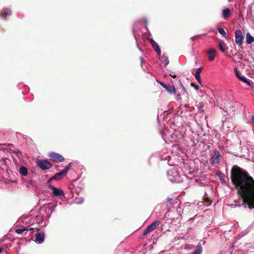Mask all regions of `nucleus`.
<instances>
[{
	"mask_svg": "<svg viewBox=\"0 0 254 254\" xmlns=\"http://www.w3.org/2000/svg\"><path fill=\"white\" fill-rule=\"evenodd\" d=\"M231 179L243 201L242 204L254 209V180L245 170L234 166L231 171Z\"/></svg>",
	"mask_w": 254,
	"mask_h": 254,
	"instance_id": "obj_1",
	"label": "nucleus"
},
{
	"mask_svg": "<svg viewBox=\"0 0 254 254\" xmlns=\"http://www.w3.org/2000/svg\"><path fill=\"white\" fill-rule=\"evenodd\" d=\"M37 166L42 170H46L50 169L52 167V164L45 159L38 160L36 161Z\"/></svg>",
	"mask_w": 254,
	"mask_h": 254,
	"instance_id": "obj_2",
	"label": "nucleus"
},
{
	"mask_svg": "<svg viewBox=\"0 0 254 254\" xmlns=\"http://www.w3.org/2000/svg\"><path fill=\"white\" fill-rule=\"evenodd\" d=\"M160 224V222L159 221H156L153 222L151 225L147 226L146 229L144 230L141 237H144L148 233L154 230L157 228V227Z\"/></svg>",
	"mask_w": 254,
	"mask_h": 254,
	"instance_id": "obj_3",
	"label": "nucleus"
},
{
	"mask_svg": "<svg viewBox=\"0 0 254 254\" xmlns=\"http://www.w3.org/2000/svg\"><path fill=\"white\" fill-rule=\"evenodd\" d=\"M48 156L51 160L57 163H60L64 161V158L63 156L55 152H50L49 153Z\"/></svg>",
	"mask_w": 254,
	"mask_h": 254,
	"instance_id": "obj_4",
	"label": "nucleus"
},
{
	"mask_svg": "<svg viewBox=\"0 0 254 254\" xmlns=\"http://www.w3.org/2000/svg\"><path fill=\"white\" fill-rule=\"evenodd\" d=\"M220 157L221 155L219 151L217 150H215L213 155L210 159V164L214 166L219 163L220 160Z\"/></svg>",
	"mask_w": 254,
	"mask_h": 254,
	"instance_id": "obj_5",
	"label": "nucleus"
},
{
	"mask_svg": "<svg viewBox=\"0 0 254 254\" xmlns=\"http://www.w3.org/2000/svg\"><path fill=\"white\" fill-rule=\"evenodd\" d=\"M235 41L239 46H241L244 40V36L242 31L240 30H236L235 32Z\"/></svg>",
	"mask_w": 254,
	"mask_h": 254,
	"instance_id": "obj_6",
	"label": "nucleus"
},
{
	"mask_svg": "<svg viewBox=\"0 0 254 254\" xmlns=\"http://www.w3.org/2000/svg\"><path fill=\"white\" fill-rule=\"evenodd\" d=\"M48 188L53 190V194L54 195L60 197L63 196L64 195V193L62 190L57 189L51 185H49L48 186Z\"/></svg>",
	"mask_w": 254,
	"mask_h": 254,
	"instance_id": "obj_7",
	"label": "nucleus"
},
{
	"mask_svg": "<svg viewBox=\"0 0 254 254\" xmlns=\"http://www.w3.org/2000/svg\"><path fill=\"white\" fill-rule=\"evenodd\" d=\"M66 175L63 170L62 171L56 173L53 177H52L48 181V183H49L52 180L60 181Z\"/></svg>",
	"mask_w": 254,
	"mask_h": 254,
	"instance_id": "obj_8",
	"label": "nucleus"
},
{
	"mask_svg": "<svg viewBox=\"0 0 254 254\" xmlns=\"http://www.w3.org/2000/svg\"><path fill=\"white\" fill-rule=\"evenodd\" d=\"M148 40L150 42L154 50L157 52L159 56H160L161 50L157 43L151 38H148Z\"/></svg>",
	"mask_w": 254,
	"mask_h": 254,
	"instance_id": "obj_9",
	"label": "nucleus"
},
{
	"mask_svg": "<svg viewBox=\"0 0 254 254\" xmlns=\"http://www.w3.org/2000/svg\"><path fill=\"white\" fill-rule=\"evenodd\" d=\"M235 73L236 76L241 81H243L244 82L247 83L248 85H251V81L247 78L246 77H245L244 75H241V73L240 71L237 69H235Z\"/></svg>",
	"mask_w": 254,
	"mask_h": 254,
	"instance_id": "obj_10",
	"label": "nucleus"
},
{
	"mask_svg": "<svg viewBox=\"0 0 254 254\" xmlns=\"http://www.w3.org/2000/svg\"><path fill=\"white\" fill-rule=\"evenodd\" d=\"M35 242L38 244H42L44 242L45 239V234L44 232H39L35 235Z\"/></svg>",
	"mask_w": 254,
	"mask_h": 254,
	"instance_id": "obj_11",
	"label": "nucleus"
},
{
	"mask_svg": "<svg viewBox=\"0 0 254 254\" xmlns=\"http://www.w3.org/2000/svg\"><path fill=\"white\" fill-rule=\"evenodd\" d=\"M206 54L209 55L208 57V59L209 61H213L215 59V57L216 56V50L214 48H211L208 50L206 52Z\"/></svg>",
	"mask_w": 254,
	"mask_h": 254,
	"instance_id": "obj_12",
	"label": "nucleus"
},
{
	"mask_svg": "<svg viewBox=\"0 0 254 254\" xmlns=\"http://www.w3.org/2000/svg\"><path fill=\"white\" fill-rule=\"evenodd\" d=\"M218 48L222 52H225L228 50V47H227L225 43L223 40H220L219 42Z\"/></svg>",
	"mask_w": 254,
	"mask_h": 254,
	"instance_id": "obj_13",
	"label": "nucleus"
},
{
	"mask_svg": "<svg viewBox=\"0 0 254 254\" xmlns=\"http://www.w3.org/2000/svg\"><path fill=\"white\" fill-rule=\"evenodd\" d=\"M222 17L225 19H227L231 15V11L229 8H226L222 11Z\"/></svg>",
	"mask_w": 254,
	"mask_h": 254,
	"instance_id": "obj_14",
	"label": "nucleus"
},
{
	"mask_svg": "<svg viewBox=\"0 0 254 254\" xmlns=\"http://www.w3.org/2000/svg\"><path fill=\"white\" fill-rule=\"evenodd\" d=\"M202 67H199L196 69V71H195V78L197 80V81L198 82V83L199 84L201 83V78H200V73L201 71H202Z\"/></svg>",
	"mask_w": 254,
	"mask_h": 254,
	"instance_id": "obj_15",
	"label": "nucleus"
},
{
	"mask_svg": "<svg viewBox=\"0 0 254 254\" xmlns=\"http://www.w3.org/2000/svg\"><path fill=\"white\" fill-rule=\"evenodd\" d=\"M11 14V10L10 9L6 8L3 11L0 13V16L4 19H6V17L7 15H10Z\"/></svg>",
	"mask_w": 254,
	"mask_h": 254,
	"instance_id": "obj_16",
	"label": "nucleus"
},
{
	"mask_svg": "<svg viewBox=\"0 0 254 254\" xmlns=\"http://www.w3.org/2000/svg\"><path fill=\"white\" fill-rule=\"evenodd\" d=\"M165 89L171 94H176V89L174 86L171 85H167V87L165 88Z\"/></svg>",
	"mask_w": 254,
	"mask_h": 254,
	"instance_id": "obj_17",
	"label": "nucleus"
},
{
	"mask_svg": "<svg viewBox=\"0 0 254 254\" xmlns=\"http://www.w3.org/2000/svg\"><path fill=\"white\" fill-rule=\"evenodd\" d=\"M19 172L21 175L26 176L28 174V170L26 167L21 166L19 168Z\"/></svg>",
	"mask_w": 254,
	"mask_h": 254,
	"instance_id": "obj_18",
	"label": "nucleus"
},
{
	"mask_svg": "<svg viewBox=\"0 0 254 254\" xmlns=\"http://www.w3.org/2000/svg\"><path fill=\"white\" fill-rule=\"evenodd\" d=\"M246 42L249 44H251L254 42V38L249 33H248L246 35Z\"/></svg>",
	"mask_w": 254,
	"mask_h": 254,
	"instance_id": "obj_19",
	"label": "nucleus"
},
{
	"mask_svg": "<svg viewBox=\"0 0 254 254\" xmlns=\"http://www.w3.org/2000/svg\"><path fill=\"white\" fill-rule=\"evenodd\" d=\"M162 64L165 66L169 63V60L168 57H163L161 60Z\"/></svg>",
	"mask_w": 254,
	"mask_h": 254,
	"instance_id": "obj_20",
	"label": "nucleus"
},
{
	"mask_svg": "<svg viewBox=\"0 0 254 254\" xmlns=\"http://www.w3.org/2000/svg\"><path fill=\"white\" fill-rule=\"evenodd\" d=\"M218 32L224 37L226 38L227 34L224 29L223 28L219 27L218 28Z\"/></svg>",
	"mask_w": 254,
	"mask_h": 254,
	"instance_id": "obj_21",
	"label": "nucleus"
},
{
	"mask_svg": "<svg viewBox=\"0 0 254 254\" xmlns=\"http://www.w3.org/2000/svg\"><path fill=\"white\" fill-rule=\"evenodd\" d=\"M25 231L27 232L28 231V229L24 228H23V229H17L15 230L16 233L18 234H22L23 232H24Z\"/></svg>",
	"mask_w": 254,
	"mask_h": 254,
	"instance_id": "obj_22",
	"label": "nucleus"
},
{
	"mask_svg": "<svg viewBox=\"0 0 254 254\" xmlns=\"http://www.w3.org/2000/svg\"><path fill=\"white\" fill-rule=\"evenodd\" d=\"M72 164V163H69L68 165L64 170H63L66 174H67V172L69 170V169L71 168Z\"/></svg>",
	"mask_w": 254,
	"mask_h": 254,
	"instance_id": "obj_23",
	"label": "nucleus"
},
{
	"mask_svg": "<svg viewBox=\"0 0 254 254\" xmlns=\"http://www.w3.org/2000/svg\"><path fill=\"white\" fill-rule=\"evenodd\" d=\"M204 200L206 205H209L211 203V201L209 197H205L204 198Z\"/></svg>",
	"mask_w": 254,
	"mask_h": 254,
	"instance_id": "obj_24",
	"label": "nucleus"
},
{
	"mask_svg": "<svg viewBox=\"0 0 254 254\" xmlns=\"http://www.w3.org/2000/svg\"><path fill=\"white\" fill-rule=\"evenodd\" d=\"M201 250L200 249H197L195 250L192 254H201Z\"/></svg>",
	"mask_w": 254,
	"mask_h": 254,
	"instance_id": "obj_25",
	"label": "nucleus"
},
{
	"mask_svg": "<svg viewBox=\"0 0 254 254\" xmlns=\"http://www.w3.org/2000/svg\"><path fill=\"white\" fill-rule=\"evenodd\" d=\"M157 82L164 88H166L167 87V85H166L164 83H163V82H161V81H159L157 80Z\"/></svg>",
	"mask_w": 254,
	"mask_h": 254,
	"instance_id": "obj_26",
	"label": "nucleus"
},
{
	"mask_svg": "<svg viewBox=\"0 0 254 254\" xmlns=\"http://www.w3.org/2000/svg\"><path fill=\"white\" fill-rule=\"evenodd\" d=\"M17 156L20 157V155H21V152L19 150H17L16 151H14Z\"/></svg>",
	"mask_w": 254,
	"mask_h": 254,
	"instance_id": "obj_27",
	"label": "nucleus"
},
{
	"mask_svg": "<svg viewBox=\"0 0 254 254\" xmlns=\"http://www.w3.org/2000/svg\"><path fill=\"white\" fill-rule=\"evenodd\" d=\"M191 85L192 86V87H194L195 89L196 90H198V86L196 85H195L194 83H191Z\"/></svg>",
	"mask_w": 254,
	"mask_h": 254,
	"instance_id": "obj_28",
	"label": "nucleus"
},
{
	"mask_svg": "<svg viewBox=\"0 0 254 254\" xmlns=\"http://www.w3.org/2000/svg\"><path fill=\"white\" fill-rule=\"evenodd\" d=\"M250 121L252 122V123L253 124V126H254V117L251 116Z\"/></svg>",
	"mask_w": 254,
	"mask_h": 254,
	"instance_id": "obj_29",
	"label": "nucleus"
},
{
	"mask_svg": "<svg viewBox=\"0 0 254 254\" xmlns=\"http://www.w3.org/2000/svg\"><path fill=\"white\" fill-rule=\"evenodd\" d=\"M170 76H172L173 78H176V75H173V74H170Z\"/></svg>",
	"mask_w": 254,
	"mask_h": 254,
	"instance_id": "obj_30",
	"label": "nucleus"
},
{
	"mask_svg": "<svg viewBox=\"0 0 254 254\" xmlns=\"http://www.w3.org/2000/svg\"><path fill=\"white\" fill-rule=\"evenodd\" d=\"M172 200V199H171V198H168V199H167L168 201L170 203H171Z\"/></svg>",
	"mask_w": 254,
	"mask_h": 254,
	"instance_id": "obj_31",
	"label": "nucleus"
},
{
	"mask_svg": "<svg viewBox=\"0 0 254 254\" xmlns=\"http://www.w3.org/2000/svg\"><path fill=\"white\" fill-rule=\"evenodd\" d=\"M34 228H30L29 230L30 231H32V230H34Z\"/></svg>",
	"mask_w": 254,
	"mask_h": 254,
	"instance_id": "obj_32",
	"label": "nucleus"
},
{
	"mask_svg": "<svg viewBox=\"0 0 254 254\" xmlns=\"http://www.w3.org/2000/svg\"><path fill=\"white\" fill-rule=\"evenodd\" d=\"M2 251V249L0 248V253H1Z\"/></svg>",
	"mask_w": 254,
	"mask_h": 254,
	"instance_id": "obj_33",
	"label": "nucleus"
},
{
	"mask_svg": "<svg viewBox=\"0 0 254 254\" xmlns=\"http://www.w3.org/2000/svg\"><path fill=\"white\" fill-rule=\"evenodd\" d=\"M223 180V178H220V180Z\"/></svg>",
	"mask_w": 254,
	"mask_h": 254,
	"instance_id": "obj_34",
	"label": "nucleus"
},
{
	"mask_svg": "<svg viewBox=\"0 0 254 254\" xmlns=\"http://www.w3.org/2000/svg\"><path fill=\"white\" fill-rule=\"evenodd\" d=\"M223 180V178H220V180Z\"/></svg>",
	"mask_w": 254,
	"mask_h": 254,
	"instance_id": "obj_35",
	"label": "nucleus"
},
{
	"mask_svg": "<svg viewBox=\"0 0 254 254\" xmlns=\"http://www.w3.org/2000/svg\"><path fill=\"white\" fill-rule=\"evenodd\" d=\"M223 180V178H220V180Z\"/></svg>",
	"mask_w": 254,
	"mask_h": 254,
	"instance_id": "obj_36",
	"label": "nucleus"
}]
</instances>
